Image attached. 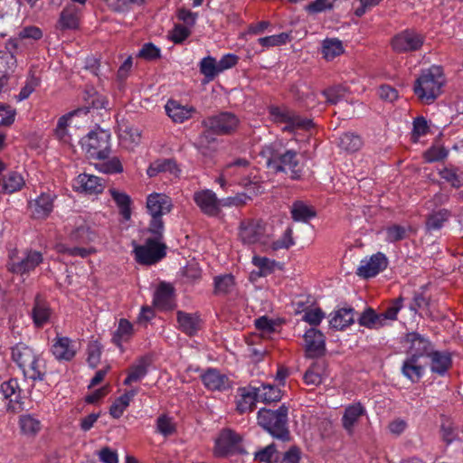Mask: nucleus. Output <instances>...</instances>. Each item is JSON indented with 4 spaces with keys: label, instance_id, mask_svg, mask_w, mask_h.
Listing matches in <instances>:
<instances>
[{
    "label": "nucleus",
    "instance_id": "4",
    "mask_svg": "<svg viewBox=\"0 0 463 463\" xmlns=\"http://www.w3.org/2000/svg\"><path fill=\"white\" fill-rule=\"evenodd\" d=\"M268 154L267 166L275 173L286 172L288 168L291 173V178L294 180L300 179L302 175V166L298 159V153L294 150L288 149L280 153L272 146L266 149Z\"/></svg>",
    "mask_w": 463,
    "mask_h": 463
},
{
    "label": "nucleus",
    "instance_id": "15",
    "mask_svg": "<svg viewBox=\"0 0 463 463\" xmlns=\"http://www.w3.org/2000/svg\"><path fill=\"white\" fill-rule=\"evenodd\" d=\"M78 351V344L66 336H56L52 345V353L59 361H71Z\"/></svg>",
    "mask_w": 463,
    "mask_h": 463
},
{
    "label": "nucleus",
    "instance_id": "63",
    "mask_svg": "<svg viewBox=\"0 0 463 463\" xmlns=\"http://www.w3.org/2000/svg\"><path fill=\"white\" fill-rule=\"evenodd\" d=\"M99 170L106 174L121 173L123 166L118 157H113L107 162L101 163L99 165Z\"/></svg>",
    "mask_w": 463,
    "mask_h": 463
},
{
    "label": "nucleus",
    "instance_id": "3",
    "mask_svg": "<svg viewBox=\"0 0 463 463\" xmlns=\"http://www.w3.org/2000/svg\"><path fill=\"white\" fill-rule=\"evenodd\" d=\"M12 358L23 371L26 378L42 380L44 374L43 361L32 348L24 344H17L12 348Z\"/></svg>",
    "mask_w": 463,
    "mask_h": 463
},
{
    "label": "nucleus",
    "instance_id": "54",
    "mask_svg": "<svg viewBox=\"0 0 463 463\" xmlns=\"http://www.w3.org/2000/svg\"><path fill=\"white\" fill-rule=\"evenodd\" d=\"M252 263L259 269L258 275L259 276H266L270 274L275 267V260H270L266 257H259L254 256L252 259Z\"/></svg>",
    "mask_w": 463,
    "mask_h": 463
},
{
    "label": "nucleus",
    "instance_id": "20",
    "mask_svg": "<svg viewBox=\"0 0 463 463\" xmlns=\"http://www.w3.org/2000/svg\"><path fill=\"white\" fill-rule=\"evenodd\" d=\"M196 204L203 213L210 216H216L220 213L219 201L216 194L211 190L197 192L194 195Z\"/></svg>",
    "mask_w": 463,
    "mask_h": 463
},
{
    "label": "nucleus",
    "instance_id": "60",
    "mask_svg": "<svg viewBox=\"0 0 463 463\" xmlns=\"http://www.w3.org/2000/svg\"><path fill=\"white\" fill-rule=\"evenodd\" d=\"M345 90L341 86L328 88L323 91L324 96L326 98L327 102L336 104L340 99L345 97Z\"/></svg>",
    "mask_w": 463,
    "mask_h": 463
},
{
    "label": "nucleus",
    "instance_id": "37",
    "mask_svg": "<svg viewBox=\"0 0 463 463\" xmlns=\"http://www.w3.org/2000/svg\"><path fill=\"white\" fill-rule=\"evenodd\" d=\"M109 194L118 207L120 214L126 221H128L131 217V198L127 194L114 188L109 189Z\"/></svg>",
    "mask_w": 463,
    "mask_h": 463
},
{
    "label": "nucleus",
    "instance_id": "51",
    "mask_svg": "<svg viewBox=\"0 0 463 463\" xmlns=\"http://www.w3.org/2000/svg\"><path fill=\"white\" fill-rule=\"evenodd\" d=\"M89 112V108H79L73 111H71L62 117H61L58 120L56 134L60 138H62L66 133V127L68 126V121L74 116L79 114L87 115Z\"/></svg>",
    "mask_w": 463,
    "mask_h": 463
},
{
    "label": "nucleus",
    "instance_id": "31",
    "mask_svg": "<svg viewBox=\"0 0 463 463\" xmlns=\"http://www.w3.org/2000/svg\"><path fill=\"white\" fill-rule=\"evenodd\" d=\"M326 376V366L324 362L314 363L305 373L304 382L307 385L317 386Z\"/></svg>",
    "mask_w": 463,
    "mask_h": 463
},
{
    "label": "nucleus",
    "instance_id": "19",
    "mask_svg": "<svg viewBox=\"0 0 463 463\" xmlns=\"http://www.w3.org/2000/svg\"><path fill=\"white\" fill-rule=\"evenodd\" d=\"M365 413L366 410L361 402H354L345 407L342 425L348 435L354 434L355 426Z\"/></svg>",
    "mask_w": 463,
    "mask_h": 463
},
{
    "label": "nucleus",
    "instance_id": "16",
    "mask_svg": "<svg viewBox=\"0 0 463 463\" xmlns=\"http://www.w3.org/2000/svg\"><path fill=\"white\" fill-rule=\"evenodd\" d=\"M388 264L387 258L382 252H377L371 256L368 260H363L361 266L357 269V275L369 279L376 276L380 271L383 270Z\"/></svg>",
    "mask_w": 463,
    "mask_h": 463
},
{
    "label": "nucleus",
    "instance_id": "22",
    "mask_svg": "<svg viewBox=\"0 0 463 463\" xmlns=\"http://www.w3.org/2000/svg\"><path fill=\"white\" fill-rule=\"evenodd\" d=\"M31 215L34 219H45L53 210V197L43 193L33 202L29 203Z\"/></svg>",
    "mask_w": 463,
    "mask_h": 463
},
{
    "label": "nucleus",
    "instance_id": "44",
    "mask_svg": "<svg viewBox=\"0 0 463 463\" xmlns=\"http://www.w3.org/2000/svg\"><path fill=\"white\" fill-rule=\"evenodd\" d=\"M258 390V399L260 402L270 403L277 402L281 398V391L279 388L271 384H260L256 387Z\"/></svg>",
    "mask_w": 463,
    "mask_h": 463
},
{
    "label": "nucleus",
    "instance_id": "56",
    "mask_svg": "<svg viewBox=\"0 0 463 463\" xmlns=\"http://www.w3.org/2000/svg\"><path fill=\"white\" fill-rule=\"evenodd\" d=\"M137 57L146 61H153L160 58V50L152 43H147L139 50Z\"/></svg>",
    "mask_w": 463,
    "mask_h": 463
},
{
    "label": "nucleus",
    "instance_id": "7",
    "mask_svg": "<svg viewBox=\"0 0 463 463\" xmlns=\"http://www.w3.org/2000/svg\"><path fill=\"white\" fill-rule=\"evenodd\" d=\"M153 237L147 238L144 245L135 247L134 252L136 260L139 264L152 265L161 260L166 255V245L162 242L163 232H160V237L157 234H152Z\"/></svg>",
    "mask_w": 463,
    "mask_h": 463
},
{
    "label": "nucleus",
    "instance_id": "38",
    "mask_svg": "<svg viewBox=\"0 0 463 463\" xmlns=\"http://www.w3.org/2000/svg\"><path fill=\"white\" fill-rule=\"evenodd\" d=\"M19 426L23 434L34 437L42 430L41 421L30 414L22 415L19 419Z\"/></svg>",
    "mask_w": 463,
    "mask_h": 463
},
{
    "label": "nucleus",
    "instance_id": "34",
    "mask_svg": "<svg viewBox=\"0 0 463 463\" xmlns=\"http://www.w3.org/2000/svg\"><path fill=\"white\" fill-rule=\"evenodd\" d=\"M291 216L295 222H307L317 216V211L313 206H308L301 201H297L291 208Z\"/></svg>",
    "mask_w": 463,
    "mask_h": 463
},
{
    "label": "nucleus",
    "instance_id": "9",
    "mask_svg": "<svg viewBox=\"0 0 463 463\" xmlns=\"http://www.w3.org/2000/svg\"><path fill=\"white\" fill-rule=\"evenodd\" d=\"M109 135L103 130L90 131L82 138V147L89 158L106 159L110 154Z\"/></svg>",
    "mask_w": 463,
    "mask_h": 463
},
{
    "label": "nucleus",
    "instance_id": "47",
    "mask_svg": "<svg viewBox=\"0 0 463 463\" xmlns=\"http://www.w3.org/2000/svg\"><path fill=\"white\" fill-rule=\"evenodd\" d=\"M16 67V59L7 51L0 52V80L8 79Z\"/></svg>",
    "mask_w": 463,
    "mask_h": 463
},
{
    "label": "nucleus",
    "instance_id": "33",
    "mask_svg": "<svg viewBox=\"0 0 463 463\" xmlns=\"http://www.w3.org/2000/svg\"><path fill=\"white\" fill-rule=\"evenodd\" d=\"M137 393V390L132 389L116 399L109 409L110 415L115 419L120 418Z\"/></svg>",
    "mask_w": 463,
    "mask_h": 463
},
{
    "label": "nucleus",
    "instance_id": "6",
    "mask_svg": "<svg viewBox=\"0 0 463 463\" xmlns=\"http://www.w3.org/2000/svg\"><path fill=\"white\" fill-rule=\"evenodd\" d=\"M172 206L171 199L165 194H152L147 197L146 208L152 217L147 229L149 233L160 236L165 227L162 216L170 213Z\"/></svg>",
    "mask_w": 463,
    "mask_h": 463
},
{
    "label": "nucleus",
    "instance_id": "13",
    "mask_svg": "<svg viewBox=\"0 0 463 463\" xmlns=\"http://www.w3.org/2000/svg\"><path fill=\"white\" fill-rule=\"evenodd\" d=\"M406 354L409 357L423 358L431 354L433 348L428 338L416 332L406 334L403 338Z\"/></svg>",
    "mask_w": 463,
    "mask_h": 463
},
{
    "label": "nucleus",
    "instance_id": "53",
    "mask_svg": "<svg viewBox=\"0 0 463 463\" xmlns=\"http://www.w3.org/2000/svg\"><path fill=\"white\" fill-rule=\"evenodd\" d=\"M402 307V298H398L392 300L384 311L380 313L386 326L388 325V321H393L397 318V314Z\"/></svg>",
    "mask_w": 463,
    "mask_h": 463
},
{
    "label": "nucleus",
    "instance_id": "5",
    "mask_svg": "<svg viewBox=\"0 0 463 463\" xmlns=\"http://www.w3.org/2000/svg\"><path fill=\"white\" fill-rule=\"evenodd\" d=\"M259 424L272 436L286 439L288 436L287 429L288 408L280 406L276 411L260 409L258 412Z\"/></svg>",
    "mask_w": 463,
    "mask_h": 463
},
{
    "label": "nucleus",
    "instance_id": "28",
    "mask_svg": "<svg viewBox=\"0 0 463 463\" xmlns=\"http://www.w3.org/2000/svg\"><path fill=\"white\" fill-rule=\"evenodd\" d=\"M354 321V309L342 307L331 314L330 326L337 330H344Z\"/></svg>",
    "mask_w": 463,
    "mask_h": 463
},
{
    "label": "nucleus",
    "instance_id": "8",
    "mask_svg": "<svg viewBox=\"0 0 463 463\" xmlns=\"http://www.w3.org/2000/svg\"><path fill=\"white\" fill-rule=\"evenodd\" d=\"M269 113L276 123H284L286 126L283 131L294 132L297 129L308 130L314 127L311 119L301 118L293 110L287 108L271 106L269 108Z\"/></svg>",
    "mask_w": 463,
    "mask_h": 463
},
{
    "label": "nucleus",
    "instance_id": "30",
    "mask_svg": "<svg viewBox=\"0 0 463 463\" xmlns=\"http://www.w3.org/2000/svg\"><path fill=\"white\" fill-rule=\"evenodd\" d=\"M76 182L83 192L90 194H100L104 189L101 179L92 175L81 174Z\"/></svg>",
    "mask_w": 463,
    "mask_h": 463
},
{
    "label": "nucleus",
    "instance_id": "52",
    "mask_svg": "<svg viewBox=\"0 0 463 463\" xmlns=\"http://www.w3.org/2000/svg\"><path fill=\"white\" fill-rule=\"evenodd\" d=\"M255 326L258 330L265 334L275 332L280 326L279 319L269 318L266 316H262L255 320Z\"/></svg>",
    "mask_w": 463,
    "mask_h": 463
},
{
    "label": "nucleus",
    "instance_id": "49",
    "mask_svg": "<svg viewBox=\"0 0 463 463\" xmlns=\"http://www.w3.org/2000/svg\"><path fill=\"white\" fill-rule=\"evenodd\" d=\"M200 71L208 80H213L220 73L218 62L211 56L205 57L200 62Z\"/></svg>",
    "mask_w": 463,
    "mask_h": 463
},
{
    "label": "nucleus",
    "instance_id": "36",
    "mask_svg": "<svg viewBox=\"0 0 463 463\" xmlns=\"http://www.w3.org/2000/svg\"><path fill=\"white\" fill-rule=\"evenodd\" d=\"M412 309H420L427 316H433L436 311L435 301L425 294V291L417 292L413 298Z\"/></svg>",
    "mask_w": 463,
    "mask_h": 463
},
{
    "label": "nucleus",
    "instance_id": "26",
    "mask_svg": "<svg viewBox=\"0 0 463 463\" xmlns=\"http://www.w3.org/2000/svg\"><path fill=\"white\" fill-rule=\"evenodd\" d=\"M165 108L168 117L175 123H183L184 120L192 118L193 113L195 112L194 107L182 106L173 99L168 100Z\"/></svg>",
    "mask_w": 463,
    "mask_h": 463
},
{
    "label": "nucleus",
    "instance_id": "2",
    "mask_svg": "<svg viewBox=\"0 0 463 463\" xmlns=\"http://www.w3.org/2000/svg\"><path fill=\"white\" fill-rule=\"evenodd\" d=\"M444 82L442 68L440 66H431L430 69L423 71L416 80L413 90L419 99L426 104H430L441 93Z\"/></svg>",
    "mask_w": 463,
    "mask_h": 463
},
{
    "label": "nucleus",
    "instance_id": "46",
    "mask_svg": "<svg viewBox=\"0 0 463 463\" xmlns=\"http://www.w3.org/2000/svg\"><path fill=\"white\" fill-rule=\"evenodd\" d=\"M78 26V17L76 14V7L74 5L68 6L62 10L59 19V28L61 30L75 29Z\"/></svg>",
    "mask_w": 463,
    "mask_h": 463
},
{
    "label": "nucleus",
    "instance_id": "27",
    "mask_svg": "<svg viewBox=\"0 0 463 463\" xmlns=\"http://www.w3.org/2000/svg\"><path fill=\"white\" fill-rule=\"evenodd\" d=\"M134 332L132 323L126 318L119 319L118 327L112 335L113 344L123 351V344L128 343L132 338Z\"/></svg>",
    "mask_w": 463,
    "mask_h": 463
},
{
    "label": "nucleus",
    "instance_id": "40",
    "mask_svg": "<svg viewBox=\"0 0 463 463\" xmlns=\"http://www.w3.org/2000/svg\"><path fill=\"white\" fill-rule=\"evenodd\" d=\"M344 52L342 42L336 38H326L322 43L323 57L331 61Z\"/></svg>",
    "mask_w": 463,
    "mask_h": 463
},
{
    "label": "nucleus",
    "instance_id": "59",
    "mask_svg": "<svg viewBox=\"0 0 463 463\" xmlns=\"http://www.w3.org/2000/svg\"><path fill=\"white\" fill-rule=\"evenodd\" d=\"M15 109L9 105L0 104V126L9 127L14 121Z\"/></svg>",
    "mask_w": 463,
    "mask_h": 463
},
{
    "label": "nucleus",
    "instance_id": "21",
    "mask_svg": "<svg viewBox=\"0 0 463 463\" xmlns=\"http://www.w3.org/2000/svg\"><path fill=\"white\" fill-rule=\"evenodd\" d=\"M422 358L406 356L402 365V373L411 383H418L425 373L426 363Z\"/></svg>",
    "mask_w": 463,
    "mask_h": 463
},
{
    "label": "nucleus",
    "instance_id": "42",
    "mask_svg": "<svg viewBox=\"0 0 463 463\" xmlns=\"http://www.w3.org/2000/svg\"><path fill=\"white\" fill-rule=\"evenodd\" d=\"M427 357H430L431 359V371L439 374H444L451 363L449 355L434 352L433 349L431 350V354L427 355Z\"/></svg>",
    "mask_w": 463,
    "mask_h": 463
},
{
    "label": "nucleus",
    "instance_id": "11",
    "mask_svg": "<svg viewBox=\"0 0 463 463\" xmlns=\"http://www.w3.org/2000/svg\"><path fill=\"white\" fill-rule=\"evenodd\" d=\"M239 238L243 244H262L269 242V236L266 234V224L261 220H244L239 227Z\"/></svg>",
    "mask_w": 463,
    "mask_h": 463
},
{
    "label": "nucleus",
    "instance_id": "64",
    "mask_svg": "<svg viewBox=\"0 0 463 463\" xmlns=\"http://www.w3.org/2000/svg\"><path fill=\"white\" fill-rule=\"evenodd\" d=\"M101 355L100 346L97 343H91L88 347V363L91 367H96Z\"/></svg>",
    "mask_w": 463,
    "mask_h": 463
},
{
    "label": "nucleus",
    "instance_id": "29",
    "mask_svg": "<svg viewBox=\"0 0 463 463\" xmlns=\"http://www.w3.org/2000/svg\"><path fill=\"white\" fill-rule=\"evenodd\" d=\"M451 216L450 211L447 209H439L433 211L426 216L425 229L426 232L430 233L432 231L439 230L443 227L444 223L449 221Z\"/></svg>",
    "mask_w": 463,
    "mask_h": 463
},
{
    "label": "nucleus",
    "instance_id": "55",
    "mask_svg": "<svg viewBox=\"0 0 463 463\" xmlns=\"http://www.w3.org/2000/svg\"><path fill=\"white\" fill-rule=\"evenodd\" d=\"M156 430L164 436H170L175 431L173 420L165 415H161L156 420Z\"/></svg>",
    "mask_w": 463,
    "mask_h": 463
},
{
    "label": "nucleus",
    "instance_id": "43",
    "mask_svg": "<svg viewBox=\"0 0 463 463\" xmlns=\"http://www.w3.org/2000/svg\"><path fill=\"white\" fill-rule=\"evenodd\" d=\"M153 303L160 310H171L175 307L174 291H156Z\"/></svg>",
    "mask_w": 463,
    "mask_h": 463
},
{
    "label": "nucleus",
    "instance_id": "23",
    "mask_svg": "<svg viewBox=\"0 0 463 463\" xmlns=\"http://www.w3.org/2000/svg\"><path fill=\"white\" fill-rule=\"evenodd\" d=\"M241 440L240 436L231 430H224L221 432L215 443V453L223 456L229 453Z\"/></svg>",
    "mask_w": 463,
    "mask_h": 463
},
{
    "label": "nucleus",
    "instance_id": "58",
    "mask_svg": "<svg viewBox=\"0 0 463 463\" xmlns=\"http://www.w3.org/2000/svg\"><path fill=\"white\" fill-rule=\"evenodd\" d=\"M406 228L393 224L386 229L387 240L391 242L400 241L406 238Z\"/></svg>",
    "mask_w": 463,
    "mask_h": 463
},
{
    "label": "nucleus",
    "instance_id": "35",
    "mask_svg": "<svg viewBox=\"0 0 463 463\" xmlns=\"http://www.w3.org/2000/svg\"><path fill=\"white\" fill-rule=\"evenodd\" d=\"M148 361L142 357L135 363L128 370V377L124 380L125 385L141 381L147 373Z\"/></svg>",
    "mask_w": 463,
    "mask_h": 463
},
{
    "label": "nucleus",
    "instance_id": "61",
    "mask_svg": "<svg viewBox=\"0 0 463 463\" xmlns=\"http://www.w3.org/2000/svg\"><path fill=\"white\" fill-rule=\"evenodd\" d=\"M293 231L290 227L287 228L285 231L283 237L272 243V249L274 250L279 249H288L290 246L294 245L295 241L292 237Z\"/></svg>",
    "mask_w": 463,
    "mask_h": 463
},
{
    "label": "nucleus",
    "instance_id": "32",
    "mask_svg": "<svg viewBox=\"0 0 463 463\" xmlns=\"http://www.w3.org/2000/svg\"><path fill=\"white\" fill-rule=\"evenodd\" d=\"M169 172L170 174L176 175L179 172L176 162L173 158L157 159L153 162L147 168V175L149 177H154L159 173Z\"/></svg>",
    "mask_w": 463,
    "mask_h": 463
},
{
    "label": "nucleus",
    "instance_id": "50",
    "mask_svg": "<svg viewBox=\"0 0 463 463\" xmlns=\"http://www.w3.org/2000/svg\"><path fill=\"white\" fill-rule=\"evenodd\" d=\"M362 146V140L359 136L353 133H345L339 141V146L348 152H355Z\"/></svg>",
    "mask_w": 463,
    "mask_h": 463
},
{
    "label": "nucleus",
    "instance_id": "17",
    "mask_svg": "<svg viewBox=\"0 0 463 463\" xmlns=\"http://www.w3.org/2000/svg\"><path fill=\"white\" fill-rule=\"evenodd\" d=\"M306 353L308 357H319L325 353L324 335L315 328H310L304 335Z\"/></svg>",
    "mask_w": 463,
    "mask_h": 463
},
{
    "label": "nucleus",
    "instance_id": "24",
    "mask_svg": "<svg viewBox=\"0 0 463 463\" xmlns=\"http://www.w3.org/2000/svg\"><path fill=\"white\" fill-rule=\"evenodd\" d=\"M204 386L212 391H223L229 388V380L226 375L215 369H209L202 375Z\"/></svg>",
    "mask_w": 463,
    "mask_h": 463
},
{
    "label": "nucleus",
    "instance_id": "14",
    "mask_svg": "<svg viewBox=\"0 0 463 463\" xmlns=\"http://www.w3.org/2000/svg\"><path fill=\"white\" fill-rule=\"evenodd\" d=\"M0 392L7 401L6 409L12 412H19L24 410V403L21 398V389L17 380L10 379L0 385Z\"/></svg>",
    "mask_w": 463,
    "mask_h": 463
},
{
    "label": "nucleus",
    "instance_id": "12",
    "mask_svg": "<svg viewBox=\"0 0 463 463\" xmlns=\"http://www.w3.org/2000/svg\"><path fill=\"white\" fill-rule=\"evenodd\" d=\"M424 37L412 30H404L394 35L391 41L393 51L397 53L412 52L420 50Z\"/></svg>",
    "mask_w": 463,
    "mask_h": 463
},
{
    "label": "nucleus",
    "instance_id": "41",
    "mask_svg": "<svg viewBox=\"0 0 463 463\" xmlns=\"http://www.w3.org/2000/svg\"><path fill=\"white\" fill-rule=\"evenodd\" d=\"M359 324L370 329H378L386 326L381 314L376 313L373 309H366L359 317Z\"/></svg>",
    "mask_w": 463,
    "mask_h": 463
},
{
    "label": "nucleus",
    "instance_id": "57",
    "mask_svg": "<svg viewBox=\"0 0 463 463\" xmlns=\"http://www.w3.org/2000/svg\"><path fill=\"white\" fill-rule=\"evenodd\" d=\"M201 278V270L195 265H188L184 268L182 274V284L189 286L193 281Z\"/></svg>",
    "mask_w": 463,
    "mask_h": 463
},
{
    "label": "nucleus",
    "instance_id": "39",
    "mask_svg": "<svg viewBox=\"0 0 463 463\" xmlns=\"http://www.w3.org/2000/svg\"><path fill=\"white\" fill-rule=\"evenodd\" d=\"M3 191L6 194H13L19 191L24 185L23 176L16 172H9L0 180Z\"/></svg>",
    "mask_w": 463,
    "mask_h": 463
},
{
    "label": "nucleus",
    "instance_id": "48",
    "mask_svg": "<svg viewBox=\"0 0 463 463\" xmlns=\"http://www.w3.org/2000/svg\"><path fill=\"white\" fill-rule=\"evenodd\" d=\"M291 40L290 33H281L279 34L259 38L258 42L262 47L269 48L286 44Z\"/></svg>",
    "mask_w": 463,
    "mask_h": 463
},
{
    "label": "nucleus",
    "instance_id": "62",
    "mask_svg": "<svg viewBox=\"0 0 463 463\" xmlns=\"http://www.w3.org/2000/svg\"><path fill=\"white\" fill-rule=\"evenodd\" d=\"M190 34L191 31L187 26L175 24L171 33V40L175 43H182Z\"/></svg>",
    "mask_w": 463,
    "mask_h": 463
},
{
    "label": "nucleus",
    "instance_id": "25",
    "mask_svg": "<svg viewBox=\"0 0 463 463\" xmlns=\"http://www.w3.org/2000/svg\"><path fill=\"white\" fill-rule=\"evenodd\" d=\"M177 323L178 328L190 336L197 334L202 326V320L198 316L183 311L177 312Z\"/></svg>",
    "mask_w": 463,
    "mask_h": 463
},
{
    "label": "nucleus",
    "instance_id": "1",
    "mask_svg": "<svg viewBox=\"0 0 463 463\" xmlns=\"http://www.w3.org/2000/svg\"><path fill=\"white\" fill-rule=\"evenodd\" d=\"M239 118L232 112H220L209 116L202 121L205 130L198 137V146L203 147L215 141L213 135L225 136L233 134L238 126Z\"/></svg>",
    "mask_w": 463,
    "mask_h": 463
},
{
    "label": "nucleus",
    "instance_id": "45",
    "mask_svg": "<svg viewBox=\"0 0 463 463\" xmlns=\"http://www.w3.org/2000/svg\"><path fill=\"white\" fill-rule=\"evenodd\" d=\"M33 317L37 326L44 325L50 317V308L45 301L39 296L35 298V306L33 310Z\"/></svg>",
    "mask_w": 463,
    "mask_h": 463
},
{
    "label": "nucleus",
    "instance_id": "10",
    "mask_svg": "<svg viewBox=\"0 0 463 463\" xmlns=\"http://www.w3.org/2000/svg\"><path fill=\"white\" fill-rule=\"evenodd\" d=\"M43 255L37 250H26L24 256H18V250H13L9 253V260L6 264L7 269L14 273L24 275L33 270L40 263L43 262Z\"/></svg>",
    "mask_w": 463,
    "mask_h": 463
},
{
    "label": "nucleus",
    "instance_id": "18",
    "mask_svg": "<svg viewBox=\"0 0 463 463\" xmlns=\"http://www.w3.org/2000/svg\"><path fill=\"white\" fill-rule=\"evenodd\" d=\"M256 402H259L256 386L248 385L237 390L236 406L240 413L251 411L255 408Z\"/></svg>",
    "mask_w": 463,
    "mask_h": 463
}]
</instances>
